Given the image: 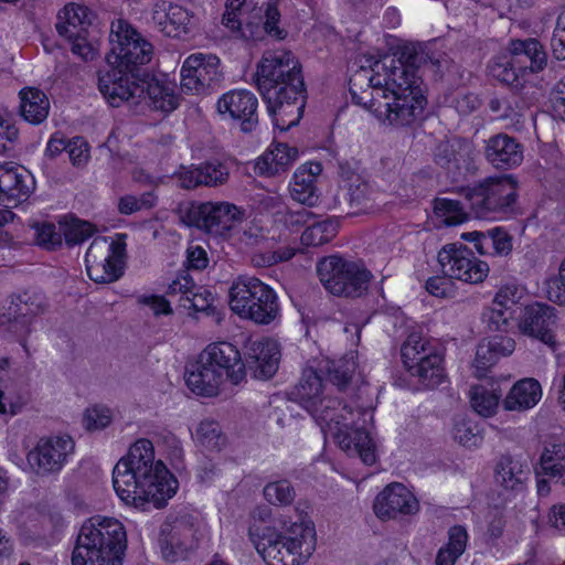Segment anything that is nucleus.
<instances>
[{"label": "nucleus", "mask_w": 565, "mask_h": 565, "mask_svg": "<svg viewBox=\"0 0 565 565\" xmlns=\"http://www.w3.org/2000/svg\"><path fill=\"white\" fill-rule=\"evenodd\" d=\"M231 310L239 318L256 324L267 326L279 316L276 292L260 279L253 276H239L228 291Z\"/></svg>", "instance_id": "8"}, {"label": "nucleus", "mask_w": 565, "mask_h": 565, "mask_svg": "<svg viewBox=\"0 0 565 565\" xmlns=\"http://www.w3.org/2000/svg\"><path fill=\"white\" fill-rule=\"evenodd\" d=\"M93 233L94 227L90 223L76 221L65 230L64 237L68 245H77L89 238Z\"/></svg>", "instance_id": "61"}, {"label": "nucleus", "mask_w": 565, "mask_h": 565, "mask_svg": "<svg viewBox=\"0 0 565 565\" xmlns=\"http://www.w3.org/2000/svg\"><path fill=\"white\" fill-rule=\"evenodd\" d=\"M175 178L179 186L184 190H193L199 186H222L230 179V167L226 161L210 159L196 166L181 167L175 173Z\"/></svg>", "instance_id": "20"}, {"label": "nucleus", "mask_w": 565, "mask_h": 565, "mask_svg": "<svg viewBox=\"0 0 565 565\" xmlns=\"http://www.w3.org/2000/svg\"><path fill=\"white\" fill-rule=\"evenodd\" d=\"M526 466L519 459L502 456L497 465L495 480L505 490L521 491L527 479Z\"/></svg>", "instance_id": "38"}, {"label": "nucleus", "mask_w": 565, "mask_h": 565, "mask_svg": "<svg viewBox=\"0 0 565 565\" xmlns=\"http://www.w3.org/2000/svg\"><path fill=\"white\" fill-rule=\"evenodd\" d=\"M113 484L121 501L141 510L163 508L177 490V480L161 460H154L153 445L145 438L116 463Z\"/></svg>", "instance_id": "4"}, {"label": "nucleus", "mask_w": 565, "mask_h": 565, "mask_svg": "<svg viewBox=\"0 0 565 565\" xmlns=\"http://www.w3.org/2000/svg\"><path fill=\"white\" fill-rule=\"evenodd\" d=\"M92 12L88 8L75 3L66 4L57 14L56 31L64 38L78 36L90 24Z\"/></svg>", "instance_id": "36"}, {"label": "nucleus", "mask_w": 565, "mask_h": 565, "mask_svg": "<svg viewBox=\"0 0 565 565\" xmlns=\"http://www.w3.org/2000/svg\"><path fill=\"white\" fill-rule=\"evenodd\" d=\"M279 361V347L274 340H255L247 345L246 370L256 379H270L277 372Z\"/></svg>", "instance_id": "25"}, {"label": "nucleus", "mask_w": 565, "mask_h": 565, "mask_svg": "<svg viewBox=\"0 0 565 565\" xmlns=\"http://www.w3.org/2000/svg\"><path fill=\"white\" fill-rule=\"evenodd\" d=\"M19 98L20 115L25 121L40 125L47 118L50 100L42 90L35 87H24L20 90Z\"/></svg>", "instance_id": "34"}, {"label": "nucleus", "mask_w": 565, "mask_h": 565, "mask_svg": "<svg viewBox=\"0 0 565 565\" xmlns=\"http://www.w3.org/2000/svg\"><path fill=\"white\" fill-rule=\"evenodd\" d=\"M435 213L446 225H458L468 218L461 203L457 200L448 198H439L435 200Z\"/></svg>", "instance_id": "48"}, {"label": "nucleus", "mask_w": 565, "mask_h": 565, "mask_svg": "<svg viewBox=\"0 0 565 565\" xmlns=\"http://www.w3.org/2000/svg\"><path fill=\"white\" fill-rule=\"evenodd\" d=\"M126 237V234H117L110 243L106 237H98L92 242L85 255V263L87 275L93 281L110 284L122 276Z\"/></svg>", "instance_id": "13"}, {"label": "nucleus", "mask_w": 565, "mask_h": 565, "mask_svg": "<svg viewBox=\"0 0 565 565\" xmlns=\"http://www.w3.org/2000/svg\"><path fill=\"white\" fill-rule=\"evenodd\" d=\"M248 535L268 565H301L316 550V531L310 524L294 523L282 534L263 522H254Z\"/></svg>", "instance_id": "7"}, {"label": "nucleus", "mask_w": 565, "mask_h": 565, "mask_svg": "<svg viewBox=\"0 0 565 565\" xmlns=\"http://www.w3.org/2000/svg\"><path fill=\"white\" fill-rule=\"evenodd\" d=\"M438 64L439 61L434 62L428 53L424 50L420 44L407 43L399 47L398 64H402L408 68L415 70L427 62Z\"/></svg>", "instance_id": "52"}, {"label": "nucleus", "mask_w": 565, "mask_h": 565, "mask_svg": "<svg viewBox=\"0 0 565 565\" xmlns=\"http://www.w3.org/2000/svg\"><path fill=\"white\" fill-rule=\"evenodd\" d=\"M290 194L294 200L301 204L313 206L317 203L319 195L316 182L310 173L306 172V168H299L294 173V179L290 183Z\"/></svg>", "instance_id": "44"}, {"label": "nucleus", "mask_w": 565, "mask_h": 565, "mask_svg": "<svg viewBox=\"0 0 565 565\" xmlns=\"http://www.w3.org/2000/svg\"><path fill=\"white\" fill-rule=\"evenodd\" d=\"M468 533L461 525H455L448 531V542L439 548L436 565H455L467 547Z\"/></svg>", "instance_id": "40"}, {"label": "nucleus", "mask_w": 565, "mask_h": 565, "mask_svg": "<svg viewBox=\"0 0 565 565\" xmlns=\"http://www.w3.org/2000/svg\"><path fill=\"white\" fill-rule=\"evenodd\" d=\"M435 161L440 167L458 172L472 168L471 147L468 143L440 142L435 151Z\"/></svg>", "instance_id": "33"}, {"label": "nucleus", "mask_w": 565, "mask_h": 565, "mask_svg": "<svg viewBox=\"0 0 565 565\" xmlns=\"http://www.w3.org/2000/svg\"><path fill=\"white\" fill-rule=\"evenodd\" d=\"M516 320L520 333L540 341L553 351L556 349V313L553 307L539 302L525 306Z\"/></svg>", "instance_id": "17"}, {"label": "nucleus", "mask_w": 565, "mask_h": 565, "mask_svg": "<svg viewBox=\"0 0 565 565\" xmlns=\"http://www.w3.org/2000/svg\"><path fill=\"white\" fill-rule=\"evenodd\" d=\"M374 195L372 186L356 177L353 182L335 192L330 207L345 214L367 212L374 206Z\"/></svg>", "instance_id": "26"}, {"label": "nucleus", "mask_w": 565, "mask_h": 565, "mask_svg": "<svg viewBox=\"0 0 565 565\" xmlns=\"http://www.w3.org/2000/svg\"><path fill=\"white\" fill-rule=\"evenodd\" d=\"M205 364L215 367L223 379L238 385L245 381L246 365L238 349L230 342H215L209 344L201 353Z\"/></svg>", "instance_id": "21"}, {"label": "nucleus", "mask_w": 565, "mask_h": 565, "mask_svg": "<svg viewBox=\"0 0 565 565\" xmlns=\"http://www.w3.org/2000/svg\"><path fill=\"white\" fill-rule=\"evenodd\" d=\"M297 154V149L279 143L258 159L255 170L266 177L278 175L286 171L287 167L296 160Z\"/></svg>", "instance_id": "37"}, {"label": "nucleus", "mask_w": 565, "mask_h": 565, "mask_svg": "<svg viewBox=\"0 0 565 565\" xmlns=\"http://www.w3.org/2000/svg\"><path fill=\"white\" fill-rule=\"evenodd\" d=\"M126 548L124 524L115 518L95 515L81 526L72 565H122Z\"/></svg>", "instance_id": "6"}, {"label": "nucleus", "mask_w": 565, "mask_h": 565, "mask_svg": "<svg viewBox=\"0 0 565 565\" xmlns=\"http://www.w3.org/2000/svg\"><path fill=\"white\" fill-rule=\"evenodd\" d=\"M138 82L145 84L143 96L135 100H125L124 103L138 105L141 100H146L150 108L164 113L173 111L178 107L179 98L174 94L173 87L161 84L153 78L149 79L148 74L142 79H138Z\"/></svg>", "instance_id": "32"}, {"label": "nucleus", "mask_w": 565, "mask_h": 565, "mask_svg": "<svg viewBox=\"0 0 565 565\" xmlns=\"http://www.w3.org/2000/svg\"><path fill=\"white\" fill-rule=\"evenodd\" d=\"M45 309L44 297L38 292L24 291L12 299L8 309V321L14 333H24L31 319Z\"/></svg>", "instance_id": "28"}, {"label": "nucleus", "mask_w": 565, "mask_h": 565, "mask_svg": "<svg viewBox=\"0 0 565 565\" xmlns=\"http://www.w3.org/2000/svg\"><path fill=\"white\" fill-rule=\"evenodd\" d=\"M18 138L19 131L15 125L9 117L0 114V153L12 150Z\"/></svg>", "instance_id": "58"}, {"label": "nucleus", "mask_w": 565, "mask_h": 565, "mask_svg": "<svg viewBox=\"0 0 565 565\" xmlns=\"http://www.w3.org/2000/svg\"><path fill=\"white\" fill-rule=\"evenodd\" d=\"M158 196L153 191L145 192L140 196L125 195L120 198L118 210L121 214L130 215L132 213L151 210L157 205Z\"/></svg>", "instance_id": "53"}, {"label": "nucleus", "mask_w": 565, "mask_h": 565, "mask_svg": "<svg viewBox=\"0 0 565 565\" xmlns=\"http://www.w3.org/2000/svg\"><path fill=\"white\" fill-rule=\"evenodd\" d=\"M461 193L478 218H494L512 213L518 202V181L512 175L489 177Z\"/></svg>", "instance_id": "9"}, {"label": "nucleus", "mask_w": 565, "mask_h": 565, "mask_svg": "<svg viewBox=\"0 0 565 565\" xmlns=\"http://www.w3.org/2000/svg\"><path fill=\"white\" fill-rule=\"evenodd\" d=\"M510 60L498 73V78L510 86L518 87L527 74L543 71L547 64V54L536 39L514 40L510 43Z\"/></svg>", "instance_id": "14"}, {"label": "nucleus", "mask_w": 565, "mask_h": 565, "mask_svg": "<svg viewBox=\"0 0 565 565\" xmlns=\"http://www.w3.org/2000/svg\"><path fill=\"white\" fill-rule=\"evenodd\" d=\"M198 286L188 274L178 276L168 287L167 295L180 296V306L186 309H193L195 311H202L205 309V303H198L194 298V290Z\"/></svg>", "instance_id": "45"}, {"label": "nucleus", "mask_w": 565, "mask_h": 565, "mask_svg": "<svg viewBox=\"0 0 565 565\" xmlns=\"http://www.w3.org/2000/svg\"><path fill=\"white\" fill-rule=\"evenodd\" d=\"M374 513L382 520L399 515H414L419 511V502L402 483H391L380 492L373 504Z\"/></svg>", "instance_id": "23"}, {"label": "nucleus", "mask_w": 565, "mask_h": 565, "mask_svg": "<svg viewBox=\"0 0 565 565\" xmlns=\"http://www.w3.org/2000/svg\"><path fill=\"white\" fill-rule=\"evenodd\" d=\"M35 189L33 175L22 167L0 166V204L14 207L25 201Z\"/></svg>", "instance_id": "24"}, {"label": "nucleus", "mask_w": 565, "mask_h": 565, "mask_svg": "<svg viewBox=\"0 0 565 565\" xmlns=\"http://www.w3.org/2000/svg\"><path fill=\"white\" fill-rule=\"evenodd\" d=\"M220 58L213 54L193 53L183 63L181 88L186 93L203 94L222 81Z\"/></svg>", "instance_id": "16"}, {"label": "nucleus", "mask_w": 565, "mask_h": 565, "mask_svg": "<svg viewBox=\"0 0 565 565\" xmlns=\"http://www.w3.org/2000/svg\"><path fill=\"white\" fill-rule=\"evenodd\" d=\"M349 90L354 104L394 126L413 124L426 105L415 70L396 65L393 58L390 65L376 61L371 71L361 67L350 78Z\"/></svg>", "instance_id": "1"}, {"label": "nucleus", "mask_w": 565, "mask_h": 565, "mask_svg": "<svg viewBox=\"0 0 565 565\" xmlns=\"http://www.w3.org/2000/svg\"><path fill=\"white\" fill-rule=\"evenodd\" d=\"M163 557L169 562H177L186 557L190 550L194 547L192 530L188 526L173 527L169 539L161 540Z\"/></svg>", "instance_id": "39"}, {"label": "nucleus", "mask_w": 565, "mask_h": 565, "mask_svg": "<svg viewBox=\"0 0 565 565\" xmlns=\"http://www.w3.org/2000/svg\"><path fill=\"white\" fill-rule=\"evenodd\" d=\"M337 234V226L331 221H322L308 226L301 234L305 246H321L330 242Z\"/></svg>", "instance_id": "50"}, {"label": "nucleus", "mask_w": 565, "mask_h": 565, "mask_svg": "<svg viewBox=\"0 0 565 565\" xmlns=\"http://www.w3.org/2000/svg\"><path fill=\"white\" fill-rule=\"evenodd\" d=\"M109 42L107 70L99 71L98 88L113 107H119L143 96L145 84L138 79L147 75L142 66L151 61L153 47L121 19L111 23Z\"/></svg>", "instance_id": "3"}, {"label": "nucleus", "mask_w": 565, "mask_h": 565, "mask_svg": "<svg viewBox=\"0 0 565 565\" xmlns=\"http://www.w3.org/2000/svg\"><path fill=\"white\" fill-rule=\"evenodd\" d=\"M254 81L275 127L284 131L296 126L305 108L306 86L295 55L285 50L265 51Z\"/></svg>", "instance_id": "5"}, {"label": "nucleus", "mask_w": 565, "mask_h": 565, "mask_svg": "<svg viewBox=\"0 0 565 565\" xmlns=\"http://www.w3.org/2000/svg\"><path fill=\"white\" fill-rule=\"evenodd\" d=\"M316 269L322 286L334 296L361 297L372 278L371 271L363 264L339 255L321 258Z\"/></svg>", "instance_id": "10"}, {"label": "nucleus", "mask_w": 565, "mask_h": 565, "mask_svg": "<svg viewBox=\"0 0 565 565\" xmlns=\"http://www.w3.org/2000/svg\"><path fill=\"white\" fill-rule=\"evenodd\" d=\"M504 96H494L488 103L489 109L497 114V118L507 122V126L521 129L525 114L536 100L532 86H525L523 82Z\"/></svg>", "instance_id": "19"}, {"label": "nucleus", "mask_w": 565, "mask_h": 565, "mask_svg": "<svg viewBox=\"0 0 565 565\" xmlns=\"http://www.w3.org/2000/svg\"><path fill=\"white\" fill-rule=\"evenodd\" d=\"M401 354L409 374L417 377L423 386L434 388L444 382L443 356L420 334L411 333L402 345Z\"/></svg>", "instance_id": "12"}, {"label": "nucleus", "mask_w": 565, "mask_h": 565, "mask_svg": "<svg viewBox=\"0 0 565 565\" xmlns=\"http://www.w3.org/2000/svg\"><path fill=\"white\" fill-rule=\"evenodd\" d=\"M38 243L46 248H55L62 244V235L53 224H42L36 230Z\"/></svg>", "instance_id": "63"}, {"label": "nucleus", "mask_w": 565, "mask_h": 565, "mask_svg": "<svg viewBox=\"0 0 565 565\" xmlns=\"http://www.w3.org/2000/svg\"><path fill=\"white\" fill-rule=\"evenodd\" d=\"M486 342L498 359L510 355L515 349V341L510 337L495 335Z\"/></svg>", "instance_id": "64"}, {"label": "nucleus", "mask_w": 565, "mask_h": 565, "mask_svg": "<svg viewBox=\"0 0 565 565\" xmlns=\"http://www.w3.org/2000/svg\"><path fill=\"white\" fill-rule=\"evenodd\" d=\"M110 411L102 407L87 409L84 417V423L88 430L103 429L110 424Z\"/></svg>", "instance_id": "62"}, {"label": "nucleus", "mask_w": 565, "mask_h": 565, "mask_svg": "<svg viewBox=\"0 0 565 565\" xmlns=\"http://www.w3.org/2000/svg\"><path fill=\"white\" fill-rule=\"evenodd\" d=\"M175 212L182 224L220 237L231 236L244 215L237 206L227 202H183Z\"/></svg>", "instance_id": "11"}, {"label": "nucleus", "mask_w": 565, "mask_h": 565, "mask_svg": "<svg viewBox=\"0 0 565 565\" xmlns=\"http://www.w3.org/2000/svg\"><path fill=\"white\" fill-rule=\"evenodd\" d=\"M452 437L465 447H476L481 440L477 433V426L466 418L455 419Z\"/></svg>", "instance_id": "55"}, {"label": "nucleus", "mask_w": 565, "mask_h": 565, "mask_svg": "<svg viewBox=\"0 0 565 565\" xmlns=\"http://www.w3.org/2000/svg\"><path fill=\"white\" fill-rule=\"evenodd\" d=\"M501 398V392L494 387H488L484 385H476L470 391V403L472 408L483 417H490L494 415L499 402Z\"/></svg>", "instance_id": "43"}, {"label": "nucleus", "mask_w": 565, "mask_h": 565, "mask_svg": "<svg viewBox=\"0 0 565 565\" xmlns=\"http://www.w3.org/2000/svg\"><path fill=\"white\" fill-rule=\"evenodd\" d=\"M512 236L502 227H493L484 232L479 244L481 255L508 256L513 247Z\"/></svg>", "instance_id": "42"}, {"label": "nucleus", "mask_w": 565, "mask_h": 565, "mask_svg": "<svg viewBox=\"0 0 565 565\" xmlns=\"http://www.w3.org/2000/svg\"><path fill=\"white\" fill-rule=\"evenodd\" d=\"M322 374L319 366L308 365L303 369L299 383L292 394L296 401L313 417L326 437H331L349 456H358L365 465H373L376 460L375 446L364 427L366 416L372 419V412L359 408L355 420L354 411L348 405L341 408L340 402L324 394Z\"/></svg>", "instance_id": "2"}, {"label": "nucleus", "mask_w": 565, "mask_h": 565, "mask_svg": "<svg viewBox=\"0 0 565 565\" xmlns=\"http://www.w3.org/2000/svg\"><path fill=\"white\" fill-rule=\"evenodd\" d=\"M536 476L548 477V479L565 487V443L554 440L545 443L540 455Z\"/></svg>", "instance_id": "31"}, {"label": "nucleus", "mask_w": 565, "mask_h": 565, "mask_svg": "<svg viewBox=\"0 0 565 565\" xmlns=\"http://www.w3.org/2000/svg\"><path fill=\"white\" fill-rule=\"evenodd\" d=\"M264 18L265 21L262 24L263 32L278 40L286 38V30L280 29L278 25L280 21V12L276 4L267 3Z\"/></svg>", "instance_id": "57"}, {"label": "nucleus", "mask_w": 565, "mask_h": 565, "mask_svg": "<svg viewBox=\"0 0 565 565\" xmlns=\"http://www.w3.org/2000/svg\"><path fill=\"white\" fill-rule=\"evenodd\" d=\"M548 299L561 306H565V258L561 262L558 275L547 285Z\"/></svg>", "instance_id": "60"}, {"label": "nucleus", "mask_w": 565, "mask_h": 565, "mask_svg": "<svg viewBox=\"0 0 565 565\" xmlns=\"http://www.w3.org/2000/svg\"><path fill=\"white\" fill-rule=\"evenodd\" d=\"M542 397L541 384L534 379L516 382L503 401L507 411H525L534 407Z\"/></svg>", "instance_id": "35"}, {"label": "nucleus", "mask_w": 565, "mask_h": 565, "mask_svg": "<svg viewBox=\"0 0 565 565\" xmlns=\"http://www.w3.org/2000/svg\"><path fill=\"white\" fill-rule=\"evenodd\" d=\"M201 354L195 363L186 370L185 382L188 387L196 395L212 397L220 393L221 385L224 383V379L218 371L210 365L205 364Z\"/></svg>", "instance_id": "30"}, {"label": "nucleus", "mask_w": 565, "mask_h": 565, "mask_svg": "<svg viewBox=\"0 0 565 565\" xmlns=\"http://www.w3.org/2000/svg\"><path fill=\"white\" fill-rule=\"evenodd\" d=\"M239 13L226 10L223 14V24L232 31H237L245 40H260L262 30L258 22H253L249 19H243Z\"/></svg>", "instance_id": "49"}, {"label": "nucleus", "mask_w": 565, "mask_h": 565, "mask_svg": "<svg viewBox=\"0 0 565 565\" xmlns=\"http://www.w3.org/2000/svg\"><path fill=\"white\" fill-rule=\"evenodd\" d=\"M484 157L497 169H511L521 164L523 147L513 137L498 134L486 140Z\"/></svg>", "instance_id": "27"}, {"label": "nucleus", "mask_w": 565, "mask_h": 565, "mask_svg": "<svg viewBox=\"0 0 565 565\" xmlns=\"http://www.w3.org/2000/svg\"><path fill=\"white\" fill-rule=\"evenodd\" d=\"M498 360L499 359L495 353L492 352L489 344L486 341H481L477 347L476 358L473 361L476 375L478 377L484 376L487 371L494 365Z\"/></svg>", "instance_id": "56"}, {"label": "nucleus", "mask_w": 565, "mask_h": 565, "mask_svg": "<svg viewBox=\"0 0 565 565\" xmlns=\"http://www.w3.org/2000/svg\"><path fill=\"white\" fill-rule=\"evenodd\" d=\"M356 362L353 356L343 358L338 361L323 360L319 363V371L327 374L330 382L343 391L356 371Z\"/></svg>", "instance_id": "41"}, {"label": "nucleus", "mask_w": 565, "mask_h": 565, "mask_svg": "<svg viewBox=\"0 0 565 565\" xmlns=\"http://www.w3.org/2000/svg\"><path fill=\"white\" fill-rule=\"evenodd\" d=\"M194 437L196 443L209 451H220L226 441L220 424L211 419H204L199 424Z\"/></svg>", "instance_id": "46"}, {"label": "nucleus", "mask_w": 565, "mask_h": 565, "mask_svg": "<svg viewBox=\"0 0 565 565\" xmlns=\"http://www.w3.org/2000/svg\"><path fill=\"white\" fill-rule=\"evenodd\" d=\"M522 298V290L514 285H505L499 289L497 292L492 303L497 305V307L503 308L504 310H510L514 315H519V312L523 309L519 301Z\"/></svg>", "instance_id": "54"}, {"label": "nucleus", "mask_w": 565, "mask_h": 565, "mask_svg": "<svg viewBox=\"0 0 565 565\" xmlns=\"http://www.w3.org/2000/svg\"><path fill=\"white\" fill-rule=\"evenodd\" d=\"M516 318L518 316L510 310L507 311L494 303L486 308L482 313V320L490 331L510 332L516 326L514 323Z\"/></svg>", "instance_id": "47"}, {"label": "nucleus", "mask_w": 565, "mask_h": 565, "mask_svg": "<svg viewBox=\"0 0 565 565\" xmlns=\"http://www.w3.org/2000/svg\"><path fill=\"white\" fill-rule=\"evenodd\" d=\"M265 499L274 505H289L294 502L296 492L288 480L269 482L264 488Z\"/></svg>", "instance_id": "51"}, {"label": "nucleus", "mask_w": 565, "mask_h": 565, "mask_svg": "<svg viewBox=\"0 0 565 565\" xmlns=\"http://www.w3.org/2000/svg\"><path fill=\"white\" fill-rule=\"evenodd\" d=\"M258 99L249 90L234 89L225 93L217 102V110L222 116L241 121L244 132L253 131L258 124Z\"/></svg>", "instance_id": "22"}, {"label": "nucleus", "mask_w": 565, "mask_h": 565, "mask_svg": "<svg viewBox=\"0 0 565 565\" xmlns=\"http://www.w3.org/2000/svg\"><path fill=\"white\" fill-rule=\"evenodd\" d=\"M443 275L468 284L482 282L489 273L487 263L478 259L475 253L462 243H449L437 255Z\"/></svg>", "instance_id": "15"}, {"label": "nucleus", "mask_w": 565, "mask_h": 565, "mask_svg": "<svg viewBox=\"0 0 565 565\" xmlns=\"http://www.w3.org/2000/svg\"><path fill=\"white\" fill-rule=\"evenodd\" d=\"M152 20L158 30L164 35L178 38L189 32L191 14L179 4L160 1L153 7Z\"/></svg>", "instance_id": "29"}, {"label": "nucleus", "mask_w": 565, "mask_h": 565, "mask_svg": "<svg viewBox=\"0 0 565 565\" xmlns=\"http://www.w3.org/2000/svg\"><path fill=\"white\" fill-rule=\"evenodd\" d=\"M66 152L74 167H84L89 159V146L82 137L68 140Z\"/></svg>", "instance_id": "59"}, {"label": "nucleus", "mask_w": 565, "mask_h": 565, "mask_svg": "<svg viewBox=\"0 0 565 565\" xmlns=\"http://www.w3.org/2000/svg\"><path fill=\"white\" fill-rule=\"evenodd\" d=\"M74 450V441L68 436L41 438L28 454V462L38 475L57 472Z\"/></svg>", "instance_id": "18"}]
</instances>
